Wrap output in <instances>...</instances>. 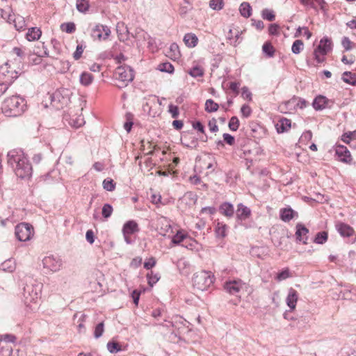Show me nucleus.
<instances>
[{
	"mask_svg": "<svg viewBox=\"0 0 356 356\" xmlns=\"http://www.w3.org/2000/svg\"><path fill=\"white\" fill-rule=\"evenodd\" d=\"M26 108V100L19 95H13L5 99L1 105L2 113L7 117L20 116Z\"/></svg>",
	"mask_w": 356,
	"mask_h": 356,
	"instance_id": "1",
	"label": "nucleus"
},
{
	"mask_svg": "<svg viewBox=\"0 0 356 356\" xmlns=\"http://www.w3.org/2000/svg\"><path fill=\"white\" fill-rule=\"evenodd\" d=\"M192 281L195 289L204 291L213 284L214 276L209 271L202 270L193 275Z\"/></svg>",
	"mask_w": 356,
	"mask_h": 356,
	"instance_id": "2",
	"label": "nucleus"
},
{
	"mask_svg": "<svg viewBox=\"0 0 356 356\" xmlns=\"http://www.w3.org/2000/svg\"><path fill=\"white\" fill-rule=\"evenodd\" d=\"M115 76L117 79L122 82V85L119 86V88H123L134 80V70L128 65H121L115 69Z\"/></svg>",
	"mask_w": 356,
	"mask_h": 356,
	"instance_id": "3",
	"label": "nucleus"
},
{
	"mask_svg": "<svg viewBox=\"0 0 356 356\" xmlns=\"http://www.w3.org/2000/svg\"><path fill=\"white\" fill-rule=\"evenodd\" d=\"M15 234L19 241H29L33 235V227L26 222H21L15 226Z\"/></svg>",
	"mask_w": 356,
	"mask_h": 356,
	"instance_id": "4",
	"label": "nucleus"
},
{
	"mask_svg": "<svg viewBox=\"0 0 356 356\" xmlns=\"http://www.w3.org/2000/svg\"><path fill=\"white\" fill-rule=\"evenodd\" d=\"M14 171L18 177L25 179L31 175L32 166L29 160L24 157L19 163H17L14 168Z\"/></svg>",
	"mask_w": 356,
	"mask_h": 356,
	"instance_id": "5",
	"label": "nucleus"
},
{
	"mask_svg": "<svg viewBox=\"0 0 356 356\" xmlns=\"http://www.w3.org/2000/svg\"><path fill=\"white\" fill-rule=\"evenodd\" d=\"M65 91V89L57 90L50 96L51 104L57 110L63 108L64 106L67 105L68 103V97L64 95L63 93Z\"/></svg>",
	"mask_w": 356,
	"mask_h": 356,
	"instance_id": "6",
	"label": "nucleus"
},
{
	"mask_svg": "<svg viewBox=\"0 0 356 356\" xmlns=\"http://www.w3.org/2000/svg\"><path fill=\"white\" fill-rule=\"evenodd\" d=\"M17 74L16 70L11 69L8 63L0 67V79L10 86L18 77Z\"/></svg>",
	"mask_w": 356,
	"mask_h": 356,
	"instance_id": "7",
	"label": "nucleus"
},
{
	"mask_svg": "<svg viewBox=\"0 0 356 356\" xmlns=\"http://www.w3.org/2000/svg\"><path fill=\"white\" fill-rule=\"evenodd\" d=\"M40 288L38 285L26 284L24 287L23 296L26 304L35 302L40 297Z\"/></svg>",
	"mask_w": 356,
	"mask_h": 356,
	"instance_id": "8",
	"label": "nucleus"
},
{
	"mask_svg": "<svg viewBox=\"0 0 356 356\" xmlns=\"http://www.w3.org/2000/svg\"><path fill=\"white\" fill-rule=\"evenodd\" d=\"M111 33L110 29L105 25L97 24L91 31V37L93 40H106Z\"/></svg>",
	"mask_w": 356,
	"mask_h": 356,
	"instance_id": "9",
	"label": "nucleus"
},
{
	"mask_svg": "<svg viewBox=\"0 0 356 356\" xmlns=\"http://www.w3.org/2000/svg\"><path fill=\"white\" fill-rule=\"evenodd\" d=\"M42 264L44 268L56 272L60 270L62 263L59 258L51 255L47 256L42 259Z\"/></svg>",
	"mask_w": 356,
	"mask_h": 356,
	"instance_id": "10",
	"label": "nucleus"
},
{
	"mask_svg": "<svg viewBox=\"0 0 356 356\" xmlns=\"http://www.w3.org/2000/svg\"><path fill=\"white\" fill-rule=\"evenodd\" d=\"M335 154L339 160L346 164H351L353 158L348 149L342 145H337L335 149Z\"/></svg>",
	"mask_w": 356,
	"mask_h": 356,
	"instance_id": "11",
	"label": "nucleus"
},
{
	"mask_svg": "<svg viewBox=\"0 0 356 356\" xmlns=\"http://www.w3.org/2000/svg\"><path fill=\"white\" fill-rule=\"evenodd\" d=\"M333 104V102L327 99L325 96L318 95L316 97L312 102V106L316 111H322L326 107H330L329 104Z\"/></svg>",
	"mask_w": 356,
	"mask_h": 356,
	"instance_id": "12",
	"label": "nucleus"
},
{
	"mask_svg": "<svg viewBox=\"0 0 356 356\" xmlns=\"http://www.w3.org/2000/svg\"><path fill=\"white\" fill-rule=\"evenodd\" d=\"M236 216L237 221L242 222L248 219L251 216V210L247 206L240 203L237 205Z\"/></svg>",
	"mask_w": 356,
	"mask_h": 356,
	"instance_id": "13",
	"label": "nucleus"
},
{
	"mask_svg": "<svg viewBox=\"0 0 356 356\" xmlns=\"http://www.w3.org/2000/svg\"><path fill=\"white\" fill-rule=\"evenodd\" d=\"M315 50L320 52L322 56L326 55L332 50V40L327 37L323 38Z\"/></svg>",
	"mask_w": 356,
	"mask_h": 356,
	"instance_id": "14",
	"label": "nucleus"
},
{
	"mask_svg": "<svg viewBox=\"0 0 356 356\" xmlns=\"http://www.w3.org/2000/svg\"><path fill=\"white\" fill-rule=\"evenodd\" d=\"M298 299V293L294 289L291 288L289 290L288 296L286 299V304L290 308L289 312H292L296 309V303Z\"/></svg>",
	"mask_w": 356,
	"mask_h": 356,
	"instance_id": "15",
	"label": "nucleus"
},
{
	"mask_svg": "<svg viewBox=\"0 0 356 356\" xmlns=\"http://www.w3.org/2000/svg\"><path fill=\"white\" fill-rule=\"evenodd\" d=\"M242 284L241 281H229L225 283V290L232 295H236L241 290Z\"/></svg>",
	"mask_w": 356,
	"mask_h": 356,
	"instance_id": "16",
	"label": "nucleus"
},
{
	"mask_svg": "<svg viewBox=\"0 0 356 356\" xmlns=\"http://www.w3.org/2000/svg\"><path fill=\"white\" fill-rule=\"evenodd\" d=\"M308 233L309 229L305 225L300 223L296 225V237L298 241H302L304 244H307Z\"/></svg>",
	"mask_w": 356,
	"mask_h": 356,
	"instance_id": "17",
	"label": "nucleus"
},
{
	"mask_svg": "<svg viewBox=\"0 0 356 356\" xmlns=\"http://www.w3.org/2000/svg\"><path fill=\"white\" fill-rule=\"evenodd\" d=\"M336 228L339 234L343 237H350L354 234L353 228L344 222L337 223Z\"/></svg>",
	"mask_w": 356,
	"mask_h": 356,
	"instance_id": "18",
	"label": "nucleus"
},
{
	"mask_svg": "<svg viewBox=\"0 0 356 356\" xmlns=\"http://www.w3.org/2000/svg\"><path fill=\"white\" fill-rule=\"evenodd\" d=\"M8 163L10 165L13 169L17 165V163H19L21 160H22L24 156L19 154L15 150H11L8 153Z\"/></svg>",
	"mask_w": 356,
	"mask_h": 356,
	"instance_id": "19",
	"label": "nucleus"
},
{
	"mask_svg": "<svg viewBox=\"0 0 356 356\" xmlns=\"http://www.w3.org/2000/svg\"><path fill=\"white\" fill-rule=\"evenodd\" d=\"M280 219L284 222H289L295 216L298 217V213L291 207L283 208L280 211Z\"/></svg>",
	"mask_w": 356,
	"mask_h": 356,
	"instance_id": "20",
	"label": "nucleus"
},
{
	"mask_svg": "<svg viewBox=\"0 0 356 356\" xmlns=\"http://www.w3.org/2000/svg\"><path fill=\"white\" fill-rule=\"evenodd\" d=\"M139 231L138 225L134 220H129L124 223L122 228L124 236L131 235Z\"/></svg>",
	"mask_w": 356,
	"mask_h": 356,
	"instance_id": "21",
	"label": "nucleus"
},
{
	"mask_svg": "<svg viewBox=\"0 0 356 356\" xmlns=\"http://www.w3.org/2000/svg\"><path fill=\"white\" fill-rule=\"evenodd\" d=\"M291 127V121L289 119L282 118L276 124L275 128L279 134L288 131Z\"/></svg>",
	"mask_w": 356,
	"mask_h": 356,
	"instance_id": "22",
	"label": "nucleus"
},
{
	"mask_svg": "<svg viewBox=\"0 0 356 356\" xmlns=\"http://www.w3.org/2000/svg\"><path fill=\"white\" fill-rule=\"evenodd\" d=\"M219 212L227 218H232L234 214V209L231 203L225 202L220 205Z\"/></svg>",
	"mask_w": 356,
	"mask_h": 356,
	"instance_id": "23",
	"label": "nucleus"
},
{
	"mask_svg": "<svg viewBox=\"0 0 356 356\" xmlns=\"http://www.w3.org/2000/svg\"><path fill=\"white\" fill-rule=\"evenodd\" d=\"M42 35V31L40 28L31 27L29 29L28 32L26 34V38L29 41L38 40Z\"/></svg>",
	"mask_w": 356,
	"mask_h": 356,
	"instance_id": "24",
	"label": "nucleus"
},
{
	"mask_svg": "<svg viewBox=\"0 0 356 356\" xmlns=\"http://www.w3.org/2000/svg\"><path fill=\"white\" fill-rule=\"evenodd\" d=\"M181 144L188 148H197L198 146L197 138L195 136H192L190 137V138H188L187 136H184V138H181Z\"/></svg>",
	"mask_w": 356,
	"mask_h": 356,
	"instance_id": "25",
	"label": "nucleus"
},
{
	"mask_svg": "<svg viewBox=\"0 0 356 356\" xmlns=\"http://www.w3.org/2000/svg\"><path fill=\"white\" fill-rule=\"evenodd\" d=\"M180 51L179 46L177 43H172L169 47V51L167 53V56L172 60L178 59L180 57Z\"/></svg>",
	"mask_w": 356,
	"mask_h": 356,
	"instance_id": "26",
	"label": "nucleus"
},
{
	"mask_svg": "<svg viewBox=\"0 0 356 356\" xmlns=\"http://www.w3.org/2000/svg\"><path fill=\"white\" fill-rule=\"evenodd\" d=\"M227 225L222 222H218L215 226L216 237L225 238L227 235Z\"/></svg>",
	"mask_w": 356,
	"mask_h": 356,
	"instance_id": "27",
	"label": "nucleus"
},
{
	"mask_svg": "<svg viewBox=\"0 0 356 356\" xmlns=\"http://www.w3.org/2000/svg\"><path fill=\"white\" fill-rule=\"evenodd\" d=\"M184 42L188 47H195L198 42V38L194 33H186L184 37Z\"/></svg>",
	"mask_w": 356,
	"mask_h": 356,
	"instance_id": "28",
	"label": "nucleus"
},
{
	"mask_svg": "<svg viewBox=\"0 0 356 356\" xmlns=\"http://www.w3.org/2000/svg\"><path fill=\"white\" fill-rule=\"evenodd\" d=\"M341 79L346 83L352 86H356V74L351 72H344L342 74Z\"/></svg>",
	"mask_w": 356,
	"mask_h": 356,
	"instance_id": "29",
	"label": "nucleus"
},
{
	"mask_svg": "<svg viewBox=\"0 0 356 356\" xmlns=\"http://www.w3.org/2000/svg\"><path fill=\"white\" fill-rule=\"evenodd\" d=\"M159 224L161 225V227L160 228L161 231L159 232V234L163 236H165L166 234V233H168V231L170 229H171V228H172L170 224L169 223L168 218H165V217H162L159 220Z\"/></svg>",
	"mask_w": 356,
	"mask_h": 356,
	"instance_id": "30",
	"label": "nucleus"
},
{
	"mask_svg": "<svg viewBox=\"0 0 356 356\" xmlns=\"http://www.w3.org/2000/svg\"><path fill=\"white\" fill-rule=\"evenodd\" d=\"M252 7L250 4L248 2H243L239 7V11L241 15L245 17L248 18L252 15Z\"/></svg>",
	"mask_w": 356,
	"mask_h": 356,
	"instance_id": "31",
	"label": "nucleus"
},
{
	"mask_svg": "<svg viewBox=\"0 0 356 356\" xmlns=\"http://www.w3.org/2000/svg\"><path fill=\"white\" fill-rule=\"evenodd\" d=\"M79 81L83 86H88L93 81V76L89 72H84L80 75Z\"/></svg>",
	"mask_w": 356,
	"mask_h": 356,
	"instance_id": "32",
	"label": "nucleus"
},
{
	"mask_svg": "<svg viewBox=\"0 0 356 356\" xmlns=\"http://www.w3.org/2000/svg\"><path fill=\"white\" fill-rule=\"evenodd\" d=\"M107 349L111 353H117L122 350L121 345L115 341H110L106 345Z\"/></svg>",
	"mask_w": 356,
	"mask_h": 356,
	"instance_id": "33",
	"label": "nucleus"
},
{
	"mask_svg": "<svg viewBox=\"0 0 356 356\" xmlns=\"http://www.w3.org/2000/svg\"><path fill=\"white\" fill-rule=\"evenodd\" d=\"M219 108L218 104L216 103L213 99H207L205 102V111L207 113H213Z\"/></svg>",
	"mask_w": 356,
	"mask_h": 356,
	"instance_id": "34",
	"label": "nucleus"
},
{
	"mask_svg": "<svg viewBox=\"0 0 356 356\" xmlns=\"http://www.w3.org/2000/svg\"><path fill=\"white\" fill-rule=\"evenodd\" d=\"M264 54L270 58L274 56L275 48L270 42H266L262 47Z\"/></svg>",
	"mask_w": 356,
	"mask_h": 356,
	"instance_id": "35",
	"label": "nucleus"
},
{
	"mask_svg": "<svg viewBox=\"0 0 356 356\" xmlns=\"http://www.w3.org/2000/svg\"><path fill=\"white\" fill-rule=\"evenodd\" d=\"M188 73L194 78L200 77L204 75V70L202 67L196 65L191 68Z\"/></svg>",
	"mask_w": 356,
	"mask_h": 356,
	"instance_id": "36",
	"label": "nucleus"
},
{
	"mask_svg": "<svg viewBox=\"0 0 356 356\" xmlns=\"http://www.w3.org/2000/svg\"><path fill=\"white\" fill-rule=\"evenodd\" d=\"M76 7L79 12L86 13L89 9V2L88 0H77Z\"/></svg>",
	"mask_w": 356,
	"mask_h": 356,
	"instance_id": "37",
	"label": "nucleus"
},
{
	"mask_svg": "<svg viewBox=\"0 0 356 356\" xmlns=\"http://www.w3.org/2000/svg\"><path fill=\"white\" fill-rule=\"evenodd\" d=\"M327 233L326 232H319L316 234L314 242L317 244H323L327 240Z\"/></svg>",
	"mask_w": 356,
	"mask_h": 356,
	"instance_id": "38",
	"label": "nucleus"
},
{
	"mask_svg": "<svg viewBox=\"0 0 356 356\" xmlns=\"http://www.w3.org/2000/svg\"><path fill=\"white\" fill-rule=\"evenodd\" d=\"M158 69L164 72L172 74L174 72V66L169 62L160 63L158 66Z\"/></svg>",
	"mask_w": 356,
	"mask_h": 356,
	"instance_id": "39",
	"label": "nucleus"
},
{
	"mask_svg": "<svg viewBox=\"0 0 356 356\" xmlns=\"http://www.w3.org/2000/svg\"><path fill=\"white\" fill-rule=\"evenodd\" d=\"M304 43L301 40H296L291 47V51L294 54H298L303 49Z\"/></svg>",
	"mask_w": 356,
	"mask_h": 356,
	"instance_id": "40",
	"label": "nucleus"
},
{
	"mask_svg": "<svg viewBox=\"0 0 356 356\" xmlns=\"http://www.w3.org/2000/svg\"><path fill=\"white\" fill-rule=\"evenodd\" d=\"M261 17L264 19L273 22L275 19V15L273 10L265 8L261 11Z\"/></svg>",
	"mask_w": 356,
	"mask_h": 356,
	"instance_id": "41",
	"label": "nucleus"
},
{
	"mask_svg": "<svg viewBox=\"0 0 356 356\" xmlns=\"http://www.w3.org/2000/svg\"><path fill=\"white\" fill-rule=\"evenodd\" d=\"M187 239L188 238L186 234L181 233V232H177V234L172 237V242L175 245H179L181 243Z\"/></svg>",
	"mask_w": 356,
	"mask_h": 356,
	"instance_id": "42",
	"label": "nucleus"
},
{
	"mask_svg": "<svg viewBox=\"0 0 356 356\" xmlns=\"http://www.w3.org/2000/svg\"><path fill=\"white\" fill-rule=\"evenodd\" d=\"M103 188L107 191H113L115 188V183L112 179H105L103 181Z\"/></svg>",
	"mask_w": 356,
	"mask_h": 356,
	"instance_id": "43",
	"label": "nucleus"
},
{
	"mask_svg": "<svg viewBox=\"0 0 356 356\" xmlns=\"http://www.w3.org/2000/svg\"><path fill=\"white\" fill-rule=\"evenodd\" d=\"M113 211V207L110 204H104L102 207V215L104 218H108L111 216Z\"/></svg>",
	"mask_w": 356,
	"mask_h": 356,
	"instance_id": "44",
	"label": "nucleus"
},
{
	"mask_svg": "<svg viewBox=\"0 0 356 356\" xmlns=\"http://www.w3.org/2000/svg\"><path fill=\"white\" fill-rule=\"evenodd\" d=\"M147 278L148 281V284L150 286H153L160 279V276L158 274H154L153 271H150L147 275Z\"/></svg>",
	"mask_w": 356,
	"mask_h": 356,
	"instance_id": "45",
	"label": "nucleus"
},
{
	"mask_svg": "<svg viewBox=\"0 0 356 356\" xmlns=\"http://www.w3.org/2000/svg\"><path fill=\"white\" fill-rule=\"evenodd\" d=\"M356 138V130L353 131H348L346 133H344L341 136V140L346 144L350 143V141L353 139Z\"/></svg>",
	"mask_w": 356,
	"mask_h": 356,
	"instance_id": "46",
	"label": "nucleus"
},
{
	"mask_svg": "<svg viewBox=\"0 0 356 356\" xmlns=\"http://www.w3.org/2000/svg\"><path fill=\"white\" fill-rule=\"evenodd\" d=\"M61 29L67 33H72L76 31V26L74 22H68L62 24Z\"/></svg>",
	"mask_w": 356,
	"mask_h": 356,
	"instance_id": "47",
	"label": "nucleus"
},
{
	"mask_svg": "<svg viewBox=\"0 0 356 356\" xmlns=\"http://www.w3.org/2000/svg\"><path fill=\"white\" fill-rule=\"evenodd\" d=\"M224 6L223 0H210L209 6L215 10H220Z\"/></svg>",
	"mask_w": 356,
	"mask_h": 356,
	"instance_id": "48",
	"label": "nucleus"
},
{
	"mask_svg": "<svg viewBox=\"0 0 356 356\" xmlns=\"http://www.w3.org/2000/svg\"><path fill=\"white\" fill-rule=\"evenodd\" d=\"M14 23L16 30L19 31L24 30L26 26L24 19L22 17H17L14 20Z\"/></svg>",
	"mask_w": 356,
	"mask_h": 356,
	"instance_id": "49",
	"label": "nucleus"
},
{
	"mask_svg": "<svg viewBox=\"0 0 356 356\" xmlns=\"http://www.w3.org/2000/svg\"><path fill=\"white\" fill-rule=\"evenodd\" d=\"M104 330V322H101V323H98L95 327L94 337L96 339L99 338L103 334Z\"/></svg>",
	"mask_w": 356,
	"mask_h": 356,
	"instance_id": "50",
	"label": "nucleus"
},
{
	"mask_svg": "<svg viewBox=\"0 0 356 356\" xmlns=\"http://www.w3.org/2000/svg\"><path fill=\"white\" fill-rule=\"evenodd\" d=\"M228 127L232 131H236L239 127V120L238 118L236 116L232 117L229 122Z\"/></svg>",
	"mask_w": 356,
	"mask_h": 356,
	"instance_id": "51",
	"label": "nucleus"
},
{
	"mask_svg": "<svg viewBox=\"0 0 356 356\" xmlns=\"http://www.w3.org/2000/svg\"><path fill=\"white\" fill-rule=\"evenodd\" d=\"M291 277L290 271L288 268L283 269L281 272L278 273L276 279L278 281L286 280Z\"/></svg>",
	"mask_w": 356,
	"mask_h": 356,
	"instance_id": "52",
	"label": "nucleus"
},
{
	"mask_svg": "<svg viewBox=\"0 0 356 356\" xmlns=\"http://www.w3.org/2000/svg\"><path fill=\"white\" fill-rule=\"evenodd\" d=\"M2 269L3 270H8V272H13L15 270V264L14 262L9 259L4 261L1 264Z\"/></svg>",
	"mask_w": 356,
	"mask_h": 356,
	"instance_id": "53",
	"label": "nucleus"
},
{
	"mask_svg": "<svg viewBox=\"0 0 356 356\" xmlns=\"http://www.w3.org/2000/svg\"><path fill=\"white\" fill-rule=\"evenodd\" d=\"M341 44L345 51H350L353 48V42L346 36L342 38Z\"/></svg>",
	"mask_w": 356,
	"mask_h": 356,
	"instance_id": "54",
	"label": "nucleus"
},
{
	"mask_svg": "<svg viewBox=\"0 0 356 356\" xmlns=\"http://www.w3.org/2000/svg\"><path fill=\"white\" fill-rule=\"evenodd\" d=\"M280 26L277 24H270L268 27V33L271 35H278Z\"/></svg>",
	"mask_w": 356,
	"mask_h": 356,
	"instance_id": "55",
	"label": "nucleus"
},
{
	"mask_svg": "<svg viewBox=\"0 0 356 356\" xmlns=\"http://www.w3.org/2000/svg\"><path fill=\"white\" fill-rule=\"evenodd\" d=\"M16 339V337L11 334H6L0 336V341H4L6 342L15 343Z\"/></svg>",
	"mask_w": 356,
	"mask_h": 356,
	"instance_id": "56",
	"label": "nucleus"
},
{
	"mask_svg": "<svg viewBox=\"0 0 356 356\" xmlns=\"http://www.w3.org/2000/svg\"><path fill=\"white\" fill-rule=\"evenodd\" d=\"M83 50L84 47L82 44H78L76 46V50L73 54L74 60H77L81 57Z\"/></svg>",
	"mask_w": 356,
	"mask_h": 356,
	"instance_id": "57",
	"label": "nucleus"
},
{
	"mask_svg": "<svg viewBox=\"0 0 356 356\" xmlns=\"http://www.w3.org/2000/svg\"><path fill=\"white\" fill-rule=\"evenodd\" d=\"M241 112L244 118H248L252 113V109L248 105L243 104L241 108Z\"/></svg>",
	"mask_w": 356,
	"mask_h": 356,
	"instance_id": "58",
	"label": "nucleus"
},
{
	"mask_svg": "<svg viewBox=\"0 0 356 356\" xmlns=\"http://www.w3.org/2000/svg\"><path fill=\"white\" fill-rule=\"evenodd\" d=\"M127 121L124 124V129L129 133L131 130L132 126L134 124L132 122V115L129 113L127 114Z\"/></svg>",
	"mask_w": 356,
	"mask_h": 356,
	"instance_id": "59",
	"label": "nucleus"
},
{
	"mask_svg": "<svg viewBox=\"0 0 356 356\" xmlns=\"http://www.w3.org/2000/svg\"><path fill=\"white\" fill-rule=\"evenodd\" d=\"M223 141L229 145H233L235 143V138L229 134H223Z\"/></svg>",
	"mask_w": 356,
	"mask_h": 356,
	"instance_id": "60",
	"label": "nucleus"
},
{
	"mask_svg": "<svg viewBox=\"0 0 356 356\" xmlns=\"http://www.w3.org/2000/svg\"><path fill=\"white\" fill-rule=\"evenodd\" d=\"M240 83L239 82H231L229 83V89L234 93L235 96L238 95L239 94V87H240Z\"/></svg>",
	"mask_w": 356,
	"mask_h": 356,
	"instance_id": "61",
	"label": "nucleus"
},
{
	"mask_svg": "<svg viewBox=\"0 0 356 356\" xmlns=\"http://www.w3.org/2000/svg\"><path fill=\"white\" fill-rule=\"evenodd\" d=\"M156 259L154 257H150L148 261L144 263V268L147 270H150L156 265Z\"/></svg>",
	"mask_w": 356,
	"mask_h": 356,
	"instance_id": "62",
	"label": "nucleus"
},
{
	"mask_svg": "<svg viewBox=\"0 0 356 356\" xmlns=\"http://www.w3.org/2000/svg\"><path fill=\"white\" fill-rule=\"evenodd\" d=\"M169 110L168 111L171 113L172 117L173 118H177L179 115V108L177 106H175L173 104L169 105Z\"/></svg>",
	"mask_w": 356,
	"mask_h": 356,
	"instance_id": "63",
	"label": "nucleus"
},
{
	"mask_svg": "<svg viewBox=\"0 0 356 356\" xmlns=\"http://www.w3.org/2000/svg\"><path fill=\"white\" fill-rule=\"evenodd\" d=\"M241 90H242L241 95L243 98L247 99L248 100L252 99V93L249 90V89L247 86H243Z\"/></svg>",
	"mask_w": 356,
	"mask_h": 356,
	"instance_id": "64",
	"label": "nucleus"
}]
</instances>
